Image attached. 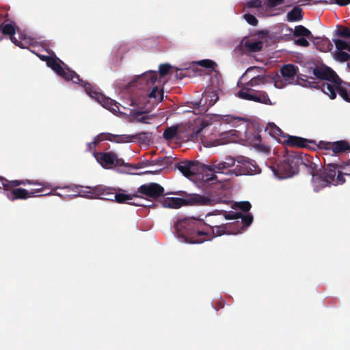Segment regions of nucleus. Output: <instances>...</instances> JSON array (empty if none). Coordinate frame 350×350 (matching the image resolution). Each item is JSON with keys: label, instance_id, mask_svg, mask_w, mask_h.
Returning <instances> with one entry per match:
<instances>
[{"label": "nucleus", "instance_id": "680f3d73", "mask_svg": "<svg viewBox=\"0 0 350 350\" xmlns=\"http://www.w3.org/2000/svg\"><path fill=\"white\" fill-rule=\"evenodd\" d=\"M258 67H256V66H251V67H250V68H248L247 69L246 72H250V71H252V70H254V69H258Z\"/></svg>", "mask_w": 350, "mask_h": 350}, {"label": "nucleus", "instance_id": "0e129e2a", "mask_svg": "<svg viewBox=\"0 0 350 350\" xmlns=\"http://www.w3.org/2000/svg\"><path fill=\"white\" fill-rule=\"evenodd\" d=\"M176 78H179V79H183L185 76L180 72V73H178V71L176 72Z\"/></svg>", "mask_w": 350, "mask_h": 350}, {"label": "nucleus", "instance_id": "9b49d317", "mask_svg": "<svg viewBox=\"0 0 350 350\" xmlns=\"http://www.w3.org/2000/svg\"><path fill=\"white\" fill-rule=\"evenodd\" d=\"M164 188L158 183H150L141 185L137 190V193L144 196L152 200H157L165 195Z\"/></svg>", "mask_w": 350, "mask_h": 350}, {"label": "nucleus", "instance_id": "37998d69", "mask_svg": "<svg viewBox=\"0 0 350 350\" xmlns=\"http://www.w3.org/2000/svg\"><path fill=\"white\" fill-rule=\"evenodd\" d=\"M336 56V59L341 62H345L350 60V54L342 51L338 52Z\"/></svg>", "mask_w": 350, "mask_h": 350}, {"label": "nucleus", "instance_id": "412c9836", "mask_svg": "<svg viewBox=\"0 0 350 350\" xmlns=\"http://www.w3.org/2000/svg\"><path fill=\"white\" fill-rule=\"evenodd\" d=\"M241 44L247 52H258L262 48V42L254 39H244Z\"/></svg>", "mask_w": 350, "mask_h": 350}, {"label": "nucleus", "instance_id": "e2e57ef3", "mask_svg": "<svg viewBox=\"0 0 350 350\" xmlns=\"http://www.w3.org/2000/svg\"><path fill=\"white\" fill-rule=\"evenodd\" d=\"M262 150L266 152H269V148L266 146H262Z\"/></svg>", "mask_w": 350, "mask_h": 350}, {"label": "nucleus", "instance_id": "2f4dec72", "mask_svg": "<svg viewBox=\"0 0 350 350\" xmlns=\"http://www.w3.org/2000/svg\"><path fill=\"white\" fill-rule=\"evenodd\" d=\"M163 94L164 92L163 89L159 90L157 86L153 87L152 91L149 93L148 96L150 98H153L158 103L161 102L163 100Z\"/></svg>", "mask_w": 350, "mask_h": 350}, {"label": "nucleus", "instance_id": "f3484780", "mask_svg": "<svg viewBox=\"0 0 350 350\" xmlns=\"http://www.w3.org/2000/svg\"><path fill=\"white\" fill-rule=\"evenodd\" d=\"M284 142L285 144L289 146L308 148H310V147L308 145V143L314 144L312 140H309L297 136H288L287 139L284 140Z\"/></svg>", "mask_w": 350, "mask_h": 350}, {"label": "nucleus", "instance_id": "39448f33", "mask_svg": "<svg viewBox=\"0 0 350 350\" xmlns=\"http://www.w3.org/2000/svg\"><path fill=\"white\" fill-rule=\"evenodd\" d=\"M300 161L298 153L288 154L277 165L273 172L280 178L291 177L298 173Z\"/></svg>", "mask_w": 350, "mask_h": 350}, {"label": "nucleus", "instance_id": "a211bd4d", "mask_svg": "<svg viewBox=\"0 0 350 350\" xmlns=\"http://www.w3.org/2000/svg\"><path fill=\"white\" fill-rule=\"evenodd\" d=\"M207 99H210V104H208V107L214 105L219 99L218 94L215 90H206L203 94L202 97L199 102L196 103L198 108L204 107L207 104Z\"/></svg>", "mask_w": 350, "mask_h": 350}, {"label": "nucleus", "instance_id": "a18cd8bd", "mask_svg": "<svg viewBox=\"0 0 350 350\" xmlns=\"http://www.w3.org/2000/svg\"><path fill=\"white\" fill-rule=\"evenodd\" d=\"M284 3V0H266L265 5L268 8H273L282 5Z\"/></svg>", "mask_w": 350, "mask_h": 350}, {"label": "nucleus", "instance_id": "052dcab7", "mask_svg": "<svg viewBox=\"0 0 350 350\" xmlns=\"http://www.w3.org/2000/svg\"><path fill=\"white\" fill-rule=\"evenodd\" d=\"M208 104H210V99H207V104H206L204 107H202L203 109L202 110L206 111L209 108L208 107Z\"/></svg>", "mask_w": 350, "mask_h": 350}, {"label": "nucleus", "instance_id": "de8ad7c7", "mask_svg": "<svg viewBox=\"0 0 350 350\" xmlns=\"http://www.w3.org/2000/svg\"><path fill=\"white\" fill-rule=\"evenodd\" d=\"M338 165V168L336 170V173H339V172H341L342 174V176H344V173L345 172H349L350 173V164L349 163H347L344 165ZM338 174H337L338 175ZM344 177V176H342ZM345 179V178H343Z\"/></svg>", "mask_w": 350, "mask_h": 350}, {"label": "nucleus", "instance_id": "69168bd1", "mask_svg": "<svg viewBox=\"0 0 350 350\" xmlns=\"http://www.w3.org/2000/svg\"><path fill=\"white\" fill-rule=\"evenodd\" d=\"M138 196H139V198H137V199H134V200H133L132 201H134V202H138V203L141 204V203H140V202H139V200H141L142 198L141 197V196H140V195H139V194H138Z\"/></svg>", "mask_w": 350, "mask_h": 350}, {"label": "nucleus", "instance_id": "f704fd0d", "mask_svg": "<svg viewBox=\"0 0 350 350\" xmlns=\"http://www.w3.org/2000/svg\"><path fill=\"white\" fill-rule=\"evenodd\" d=\"M266 81V77L262 75H258L251 79L247 83L250 87L258 85L261 83H265Z\"/></svg>", "mask_w": 350, "mask_h": 350}, {"label": "nucleus", "instance_id": "bf43d9fd", "mask_svg": "<svg viewBox=\"0 0 350 350\" xmlns=\"http://www.w3.org/2000/svg\"><path fill=\"white\" fill-rule=\"evenodd\" d=\"M206 180H208V181H211V180H217V176L215 174H211V177L210 178H207Z\"/></svg>", "mask_w": 350, "mask_h": 350}, {"label": "nucleus", "instance_id": "c03bdc74", "mask_svg": "<svg viewBox=\"0 0 350 350\" xmlns=\"http://www.w3.org/2000/svg\"><path fill=\"white\" fill-rule=\"evenodd\" d=\"M243 18L247 21V23L252 26H256L258 25V21L257 18L251 14H245L243 15Z\"/></svg>", "mask_w": 350, "mask_h": 350}, {"label": "nucleus", "instance_id": "4d7b16f0", "mask_svg": "<svg viewBox=\"0 0 350 350\" xmlns=\"http://www.w3.org/2000/svg\"><path fill=\"white\" fill-rule=\"evenodd\" d=\"M161 170L162 169H160V170H155V171H146L143 174H155L161 172Z\"/></svg>", "mask_w": 350, "mask_h": 350}, {"label": "nucleus", "instance_id": "f8f14e48", "mask_svg": "<svg viewBox=\"0 0 350 350\" xmlns=\"http://www.w3.org/2000/svg\"><path fill=\"white\" fill-rule=\"evenodd\" d=\"M320 149L332 151L334 154H339L350 152V144L346 140H339L334 142L320 141L317 145Z\"/></svg>", "mask_w": 350, "mask_h": 350}, {"label": "nucleus", "instance_id": "a878e982", "mask_svg": "<svg viewBox=\"0 0 350 350\" xmlns=\"http://www.w3.org/2000/svg\"><path fill=\"white\" fill-rule=\"evenodd\" d=\"M74 83H78L82 87L84 88V90L85 92L92 98H94L96 100V94H100V92H98L97 91L94 90L92 85L86 82L79 78V80L77 81V79H74V80H72Z\"/></svg>", "mask_w": 350, "mask_h": 350}, {"label": "nucleus", "instance_id": "a19ab883", "mask_svg": "<svg viewBox=\"0 0 350 350\" xmlns=\"http://www.w3.org/2000/svg\"><path fill=\"white\" fill-rule=\"evenodd\" d=\"M262 5V0H249L245 3V7L247 8H259Z\"/></svg>", "mask_w": 350, "mask_h": 350}, {"label": "nucleus", "instance_id": "603ef678", "mask_svg": "<svg viewBox=\"0 0 350 350\" xmlns=\"http://www.w3.org/2000/svg\"><path fill=\"white\" fill-rule=\"evenodd\" d=\"M164 160H165L164 158H159V159H156V160H152V161H154L153 163V165H163Z\"/></svg>", "mask_w": 350, "mask_h": 350}, {"label": "nucleus", "instance_id": "6e6d98bb", "mask_svg": "<svg viewBox=\"0 0 350 350\" xmlns=\"http://www.w3.org/2000/svg\"><path fill=\"white\" fill-rule=\"evenodd\" d=\"M243 118H235V117H232V116H228L226 117V120L228 121V122H231L232 120H242Z\"/></svg>", "mask_w": 350, "mask_h": 350}, {"label": "nucleus", "instance_id": "bb28decb", "mask_svg": "<svg viewBox=\"0 0 350 350\" xmlns=\"http://www.w3.org/2000/svg\"><path fill=\"white\" fill-rule=\"evenodd\" d=\"M294 37H305L310 38L312 37L311 31L303 25H297L293 31Z\"/></svg>", "mask_w": 350, "mask_h": 350}, {"label": "nucleus", "instance_id": "6e6552de", "mask_svg": "<svg viewBox=\"0 0 350 350\" xmlns=\"http://www.w3.org/2000/svg\"><path fill=\"white\" fill-rule=\"evenodd\" d=\"M342 81L339 80L334 81L333 84L328 82H323L321 85V90L323 93L328 95L331 99L336 97L337 93L346 101L350 102V97L347 88L342 85Z\"/></svg>", "mask_w": 350, "mask_h": 350}, {"label": "nucleus", "instance_id": "e433bc0d", "mask_svg": "<svg viewBox=\"0 0 350 350\" xmlns=\"http://www.w3.org/2000/svg\"><path fill=\"white\" fill-rule=\"evenodd\" d=\"M269 133L274 137H278L281 136L283 132L278 126L273 123L269 125Z\"/></svg>", "mask_w": 350, "mask_h": 350}, {"label": "nucleus", "instance_id": "393cba45", "mask_svg": "<svg viewBox=\"0 0 350 350\" xmlns=\"http://www.w3.org/2000/svg\"><path fill=\"white\" fill-rule=\"evenodd\" d=\"M287 21L289 22L299 21L303 18V12L301 8L295 6L287 14Z\"/></svg>", "mask_w": 350, "mask_h": 350}, {"label": "nucleus", "instance_id": "7c9ffc66", "mask_svg": "<svg viewBox=\"0 0 350 350\" xmlns=\"http://www.w3.org/2000/svg\"><path fill=\"white\" fill-rule=\"evenodd\" d=\"M178 132V126L167 127L163 132V137L166 140H172L175 138Z\"/></svg>", "mask_w": 350, "mask_h": 350}, {"label": "nucleus", "instance_id": "c85d7f7f", "mask_svg": "<svg viewBox=\"0 0 350 350\" xmlns=\"http://www.w3.org/2000/svg\"><path fill=\"white\" fill-rule=\"evenodd\" d=\"M253 101L266 105L271 104L268 94L265 92L256 91Z\"/></svg>", "mask_w": 350, "mask_h": 350}, {"label": "nucleus", "instance_id": "c756f323", "mask_svg": "<svg viewBox=\"0 0 350 350\" xmlns=\"http://www.w3.org/2000/svg\"><path fill=\"white\" fill-rule=\"evenodd\" d=\"M256 91L250 90L249 88L245 90L243 89L239 92L238 96L242 99L253 101L256 95Z\"/></svg>", "mask_w": 350, "mask_h": 350}, {"label": "nucleus", "instance_id": "2eb2a0df", "mask_svg": "<svg viewBox=\"0 0 350 350\" xmlns=\"http://www.w3.org/2000/svg\"><path fill=\"white\" fill-rule=\"evenodd\" d=\"M176 167L185 177L190 179L197 174V165L193 161H181L178 163Z\"/></svg>", "mask_w": 350, "mask_h": 350}, {"label": "nucleus", "instance_id": "dca6fc26", "mask_svg": "<svg viewBox=\"0 0 350 350\" xmlns=\"http://www.w3.org/2000/svg\"><path fill=\"white\" fill-rule=\"evenodd\" d=\"M96 100H97L99 103L102 105L103 107L111 111L113 113H117L119 111V105L120 104L112 100L110 98L106 97L101 93L96 94Z\"/></svg>", "mask_w": 350, "mask_h": 350}, {"label": "nucleus", "instance_id": "49530a36", "mask_svg": "<svg viewBox=\"0 0 350 350\" xmlns=\"http://www.w3.org/2000/svg\"><path fill=\"white\" fill-rule=\"evenodd\" d=\"M242 216L241 213H235L233 211L225 212L224 217L226 219H239Z\"/></svg>", "mask_w": 350, "mask_h": 350}, {"label": "nucleus", "instance_id": "4468645a", "mask_svg": "<svg viewBox=\"0 0 350 350\" xmlns=\"http://www.w3.org/2000/svg\"><path fill=\"white\" fill-rule=\"evenodd\" d=\"M5 195L10 201H15L33 198V192H29L28 190L23 188L12 187L9 191L5 193Z\"/></svg>", "mask_w": 350, "mask_h": 350}, {"label": "nucleus", "instance_id": "aec40b11", "mask_svg": "<svg viewBox=\"0 0 350 350\" xmlns=\"http://www.w3.org/2000/svg\"><path fill=\"white\" fill-rule=\"evenodd\" d=\"M116 202L120 204L127 203L135 206H142V204L132 201L134 199L139 198L137 193L136 194H125L123 193H116Z\"/></svg>", "mask_w": 350, "mask_h": 350}, {"label": "nucleus", "instance_id": "473e14b6", "mask_svg": "<svg viewBox=\"0 0 350 350\" xmlns=\"http://www.w3.org/2000/svg\"><path fill=\"white\" fill-rule=\"evenodd\" d=\"M335 35L343 38H350V29L345 26H338Z\"/></svg>", "mask_w": 350, "mask_h": 350}, {"label": "nucleus", "instance_id": "338daca9", "mask_svg": "<svg viewBox=\"0 0 350 350\" xmlns=\"http://www.w3.org/2000/svg\"><path fill=\"white\" fill-rule=\"evenodd\" d=\"M131 105L132 106H135V105H137V103H135V102L133 100H131Z\"/></svg>", "mask_w": 350, "mask_h": 350}, {"label": "nucleus", "instance_id": "f03ea898", "mask_svg": "<svg viewBox=\"0 0 350 350\" xmlns=\"http://www.w3.org/2000/svg\"><path fill=\"white\" fill-rule=\"evenodd\" d=\"M300 159L299 167L303 165L308 172L312 175V184L315 191L331 185H338L345 183L342 174L339 172L336 176L337 164L329 163L323 169H318L319 165L314 161V158L308 154H298Z\"/></svg>", "mask_w": 350, "mask_h": 350}, {"label": "nucleus", "instance_id": "13d9d810", "mask_svg": "<svg viewBox=\"0 0 350 350\" xmlns=\"http://www.w3.org/2000/svg\"><path fill=\"white\" fill-rule=\"evenodd\" d=\"M224 304L223 303V301H218L217 304H216V310H219L220 308H222L224 307Z\"/></svg>", "mask_w": 350, "mask_h": 350}, {"label": "nucleus", "instance_id": "774afa93", "mask_svg": "<svg viewBox=\"0 0 350 350\" xmlns=\"http://www.w3.org/2000/svg\"><path fill=\"white\" fill-rule=\"evenodd\" d=\"M174 193V194H176V195H181V193H178V192H177V193Z\"/></svg>", "mask_w": 350, "mask_h": 350}, {"label": "nucleus", "instance_id": "72a5a7b5", "mask_svg": "<svg viewBox=\"0 0 350 350\" xmlns=\"http://www.w3.org/2000/svg\"><path fill=\"white\" fill-rule=\"evenodd\" d=\"M333 42H334L336 49L340 51L342 50H347L349 51L350 42L337 38H333Z\"/></svg>", "mask_w": 350, "mask_h": 350}, {"label": "nucleus", "instance_id": "5701e85b", "mask_svg": "<svg viewBox=\"0 0 350 350\" xmlns=\"http://www.w3.org/2000/svg\"><path fill=\"white\" fill-rule=\"evenodd\" d=\"M147 135V133L142 132L135 135H113V137L117 138L116 141L118 143H128L135 140H139L141 139V135Z\"/></svg>", "mask_w": 350, "mask_h": 350}, {"label": "nucleus", "instance_id": "8fccbe9b", "mask_svg": "<svg viewBox=\"0 0 350 350\" xmlns=\"http://www.w3.org/2000/svg\"><path fill=\"white\" fill-rule=\"evenodd\" d=\"M100 141V140L99 139H95L93 142L88 143L87 144L88 150L89 151H92V150H94L97 143H98Z\"/></svg>", "mask_w": 350, "mask_h": 350}, {"label": "nucleus", "instance_id": "79ce46f5", "mask_svg": "<svg viewBox=\"0 0 350 350\" xmlns=\"http://www.w3.org/2000/svg\"><path fill=\"white\" fill-rule=\"evenodd\" d=\"M241 219V222L245 226H249L253 221V216L251 213H247L245 215L242 214V216L240 217Z\"/></svg>", "mask_w": 350, "mask_h": 350}, {"label": "nucleus", "instance_id": "f257e3e1", "mask_svg": "<svg viewBox=\"0 0 350 350\" xmlns=\"http://www.w3.org/2000/svg\"><path fill=\"white\" fill-rule=\"evenodd\" d=\"M179 237L188 243H202L226 233V225H211L202 219L187 217L178 220L174 226Z\"/></svg>", "mask_w": 350, "mask_h": 350}, {"label": "nucleus", "instance_id": "58836bf2", "mask_svg": "<svg viewBox=\"0 0 350 350\" xmlns=\"http://www.w3.org/2000/svg\"><path fill=\"white\" fill-rule=\"evenodd\" d=\"M172 66L169 64H161L159 67V72L161 77L166 76L169 72Z\"/></svg>", "mask_w": 350, "mask_h": 350}, {"label": "nucleus", "instance_id": "4be33fe9", "mask_svg": "<svg viewBox=\"0 0 350 350\" xmlns=\"http://www.w3.org/2000/svg\"><path fill=\"white\" fill-rule=\"evenodd\" d=\"M314 44L317 49L322 52L330 51L333 49L331 41L327 38H317Z\"/></svg>", "mask_w": 350, "mask_h": 350}, {"label": "nucleus", "instance_id": "7ed1b4c3", "mask_svg": "<svg viewBox=\"0 0 350 350\" xmlns=\"http://www.w3.org/2000/svg\"><path fill=\"white\" fill-rule=\"evenodd\" d=\"M236 159L232 157H226L224 161H212L210 165H207L205 169L214 174H222L227 177L224 181L229 180L233 176H238L246 174H253L256 172V167L247 161H237L238 165H235Z\"/></svg>", "mask_w": 350, "mask_h": 350}, {"label": "nucleus", "instance_id": "20e7f679", "mask_svg": "<svg viewBox=\"0 0 350 350\" xmlns=\"http://www.w3.org/2000/svg\"><path fill=\"white\" fill-rule=\"evenodd\" d=\"M224 202L220 197L197 193L185 194V198H163L161 201L165 208L177 209L185 206H213Z\"/></svg>", "mask_w": 350, "mask_h": 350}, {"label": "nucleus", "instance_id": "09e8293b", "mask_svg": "<svg viewBox=\"0 0 350 350\" xmlns=\"http://www.w3.org/2000/svg\"><path fill=\"white\" fill-rule=\"evenodd\" d=\"M295 44L301 46H309V42L306 40V38L301 37L295 40Z\"/></svg>", "mask_w": 350, "mask_h": 350}, {"label": "nucleus", "instance_id": "cd10ccee", "mask_svg": "<svg viewBox=\"0 0 350 350\" xmlns=\"http://www.w3.org/2000/svg\"><path fill=\"white\" fill-rule=\"evenodd\" d=\"M132 116L136 120L137 122L141 123H148V120L151 119V116L148 115L146 111H131Z\"/></svg>", "mask_w": 350, "mask_h": 350}, {"label": "nucleus", "instance_id": "1a4fd4ad", "mask_svg": "<svg viewBox=\"0 0 350 350\" xmlns=\"http://www.w3.org/2000/svg\"><path fill=\"white\" fill-rule=\"evenodd\" d=\"M60 63L64 64L63 62H62L59 59H57L55 57H53L51 60H49V62H48L47 66L51 68L58 76L61 77L66 81H71L74 80V79H77V81L79 80V75L77 74L75 71L70 70L69 68L66 67V68H64Z\"/></svg>", "mask_w": 350, "mask_h": 350}, {"label": "nucleus", "instance_id": "423d86ee", "mask_svg": "<svg viewBox=\"0 0 350 350\" xmlns=\"http://www.w3.org/2000/svg\"><path fill=\"white\" fill-rule=\"evenodd\" d=\"M312 74L317 79L321 80L320 81L317 82L313 77H309L306 80V82L308 83L309 86L314 88L321 89V85L323 82H328L331 84H333L334 81L339 80V77L336 73L333 70L327 66H317L312 70Z\"/></svg>", "mask_w": 350, "mask_h": 350}, {"label": "nucleus", "instance_id": "864d4df0", "mask_svg": "<svg viewBox=\"0 0 350 350\" xmlns=\"http://www.w3.org/2000/svg\"><path fill=\"white\" fill-rule=\"evenodd\" d=\"M205 125L204 124H202L201 127H198V128H196L193 130V133L198 136L200 133L201 131H202V129L204 128Z\"/></svg>", "mask_w": 350, "mask_h": 350}, {"label": "nucleus", "instance_id": "0eeeda50", "mask_svg": "<svg viewBox=\"0 0 350 350\" xmlns=\"http://www.w3.org/2000/svg\"><path fill=\"white\" fill-rule=\"evenodd\" d=\"M88 190H81V196L87 198H100L106 200L116 201L115 189L107 187L104 185H99L94 187H86Z\"/></svg>", "mask_w": 350, "mask_h": 350}, {"label": "nucleus", "instance_id": "3c124183", "mask_svg": "<svg viewBox=\"0 0 350 350\" xmlns=\"http://www.w3.org/2000/svg\"><path fill=\"white\" fill-rule=\"evenodd\" d=\"M37 56L43 62H46V65H48V62H49V60L53 59V57L44 55H38L37 54Z\"/></svg>", "mask_w": 350, "mask_h": 350}, {"label": "nucleus", "instance_id": "5fc2aeb1", "mask_svg": "<svg viewBox=\"0 0 350 350\" xmlns=\"http://www.w3.org/2000/svg\"><path fill=\"white\" fill-rule=\"evenodd\" d=\"M254 141L255 142V144L256 146H258L259 144L261 142V137L260 135H257L254 137Z\"/></svg>", "mask_w": 350, "mask_h": 350}, {"label": "nucleus", "instance_id": "c9c22d12", "mask_svg": "<svg viewBox=\"0 0 350 350\" xmlns=\"http://www.w3.org/2000/svg\"><path fill=\"white\" fill-rule=\"evenodd\" d=\"M154 162V161H152L150 160H146L144 161L138 162L136 164H129L128 165L133 169H140L148 166L153 165Z\"/></svg>", "mask_w": 350, "mask_h": 350}, {"label": "nucleus", "instance_id": "ddd939ff", "mask_svg": "<svg viewBox=\"0 0 350 350\" xmlns=\"http://www.w3.org/2000/svg\"><path fill=\"white\" fill-rule=\"evenodd\" d=\"M157 80V73L155 71H148L144 72L143 75L138 76L135 80L131 82V85L137 86L139 88L144 87L150 88L154 85Z\"/></svg>", "mask_w": 350, "mask_h": 350}, {"label": "nucleus", "instance_id": "9d476101", "mask_svg": "<svg viewBox=\"0 0 350 350\" xmlns=\"http://www.w3.org/2000/svg\"><path fill=\"white\" fill-rule=\"evenodd\" d=\"M94 157L96 161L106 169L111 167L112 165L122 166L126 165L121 159H118L117 155L113 152H96Z\"/></svg>", "mask_w": 350, "mask_h": 350}, {"label": "nucleus", "instance_id": "6ab92c4d", "mask_svg": "<svg viewBox=\"0 0 350 350\" xmlns=\"http://www.w3.org/2000/svg\"><path fill=\"white\" fill-rule=\"evenodd\" d=\"M22 181H27L29 183H26L25 185H37L40 187H36V189H32L29 192H33V197H39V196H48L52 194L51 192L47 193L46 194H42V195H36L37 193H40L44 191V189H50L51 185L44 182H39L38 180H32L29 179L25 180H21Z\"/></svg>", "mask_w": 350, "mask_h": 350}, {"label": "nucleus", "instance_id": "4c0bfd02", "mask_svg": "<svg viewBox=\"0 0 350 350\" xmlns=\"http://www.w3.org/2000/svg\"><path fill=\"white\" fill-rule=\"evenodd\" d=\"M198 65L206 68L215 69L217 64L215 62L211 59H203L198 62Z\"/></svg>", "mask_w": 350, "mask_h": 350}, {"label": "nucleus", "instance_id": "b1692460", "mask_svg": "<svg viewBox=\"0 0 350 350\" xmlns=\"http://www.w3.org/2000/svg\"><path fill=\"white\" fill-rule=\"evenodd\" d=\"M297 66L291 64L284 65L280 69L282 75L287 78H293L297 74Z\"/></svg>", "mask_w": 350, "mask_h": 350}, {"label": "nucleus", "instance_id": "ea45409f", "mask_svg": "<svg viewBox=\"0 0 350 350\" xmlns=\"http://www.w3.org/2000/svg\"><path fill=\"white\" fill-rule=\"evenodd\" d=\"M236 206L239 209L243 212H248L252 207L251 204L247 201L237 202Z\"/></svg>", "mask_w": 350, "mask_h": 350}]
</instances>
